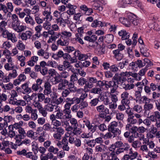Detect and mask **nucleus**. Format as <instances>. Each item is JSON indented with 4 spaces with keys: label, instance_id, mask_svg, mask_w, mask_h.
Listing matches in <instances>:
<instances>
[{
    "label": "nucleus",
    "instance_id": "nucleus-20",
    "mask_svg": "<svg viewBox=\"0 0 160 160\" xmlns=\"http://www.w3.org/2000/svg\"><path fill=\"white\" fill-rule=\"evenodd\" d=\"M18 134L16 136V138L23 139L25 138L27 136L25 130L23 128H20L18 130Z\"/></svg>",
    "mask_w": 160,
    "mask_h": 160
},
{
    "label": "nucleus",
    "instance_id": "nucleus-44",
    "mask_svg": "<svg viewBox=\"0 0 160 160\" xmlns=\"http://www.w3.org/2000/svg\"><path fill=\"white\" fill-rule=\"evenodd\" d=\"M8 40H11L12 43H14L18 41V39L15 34L10 32L7 38Z\"/></svg>",
    "mask_w": 160,
    "mask_h": 160
},
{
    "label": "nucleus",
    "instance_id": "nucleus-41",
    "mask_svg": "<svg viewBox=\"0 0 160 160\" xmlns=\"http://www.w3.org/2000/svg\"><path fill=\"white\" fill-rule=\"evenodd\" d=\"M8 128V136L11 138H12L14 137H16V136L17 135H16L17 132H15V131L14 130V129H13L12 126H9ZM15 138L16 139V138Z\"/></svg>",
    "mask_w": 160,
    "mask_h": 160
},
{
    "label": "nucleus",
    "instance_id": "nucleus-35",
    "mask_svg": "<svg viewBox=\"0 0 160 160\" xmlns=\"http://www.w3.org/2000/svg\"><path fill=\"white\" fill-rule=\"evenodd\" d=\"M61 36L63 38L69 41V38L71 37L72 35V33L66 31H64L61 32Z\"/></svg>",
    "mask_w": 160,
    "mask_h": 160
},
{
    "label": "nucleus",
    "instance_id": "nucleus-13",
    "mask_svg": "<svg viewBox=\"0 0 160 160\" xmlns=\"http://www.w3.org/2000/svg\"><path fill=\"white\" fill-rule=\"evenodd\" d=\"M88 129L92 133L94 132L97 130L98 126L93 123H91L88 120L83 121Z\"/></svg>",
    "mask_w": 160,
    "mask_h": 160
},
{
    "label": "nucleus",
    "instance_id": "nucleus-48",
    "mask_svg": "<svg viewBox=\"0 0 160 160\" xmlns=\"http://www.w3.org/2000/svg\"><path fill=\"white\" fill-rule=\"evenodd\" d=\"M25 21L27 24H29L32 26L34 25L35 23L32 18L30 15H28L25 18Z\"/></svg>",
    "mask_w": 160,
    "mask_h": 160
},
{
    "label": "nucleus",
    "instance_id": "nucleus-51",
    "mask_svg": "<svg viewBox=\"0 0 160 160\" xmlns=\"http://www.w3.org/2000/svg\"><path fill=\"white\" fill-rule=\"evenodd\" d=\"M12 47V44L11 42L8 41H6L3 42L1 48L4 49H8Z\"/></svg>",
    "mask_w": 160,
    "mask_h": 160
},
{
    "label": "nucleus",
    "instance_id": "nucleus-59",
    "mask_svg": "<svg viewBox=\"0 0 160 160\" xmlns=\"http://www.w3.org/2000/svg\"><path fill=\"white\" fill-rule=\"evenodd\" d=\"M151 101V99L146 96H143L139 100L140 102H142L144 104L149 103Z\"/></svg>",
    "mask_w": 160,
    "mask_h": 160
},
{
    "label": "nucleus",
    "instance_id": "nucleus-34",
    "mask_svg": "<svg viewBox=\"0 0 160 160\" xmlns=\"http://www.w3.org/2000/svg\"><path fill=\"white\" fill-rule=\"evenodd\" d=\"M132 109L133 112L138 113H141L142 111V107L141 105L138 104H134Z\"/></svg>",
    "mask_w": 160,
    "mask_h": 160
},
{
    "label": "nucleus",
    "instance_id": "nucleus-55",
    "mask_svg": "<svg viewBox=\"0 0 160 160\" xmlns=\"http://www.w3.org/2000/svg\"><path fill=\"white\" fill-rule=\"evenodd\" d=\"M145 144H147V146H148L149 149H152L155 147V145L153 141L152 140H149V139H147L144 142Z\"/></svg>",
    "mask_w": 160,
    "mask_h": 160
},
{
    "label": "nucleus",
    "instance_id": "nucleus-46",
    "mask_svg": "<svg viewBox=\"0 0 160 160\" xmlns=\"http://www.w3.org/2000/svg\"><path fill=\"white\" fill-rule=\"evenodd\" d=\"M130 133H132L131 135L135 138H137V137H138L139 133L138 132H137V126L132 127L130 128Z\"/></svg>",
    "mask_w": 160,
    "mask_h": 160
},
{
    "label": "nucleus",
    "instance_id": "nucleus-14",
    "mask_svg": "<svg viewBox=\"0 0 160 160\" xmlns=\"http://www.w3.org/2000/svg\"><path fill=\"white\" fill-rule=\"evenodd\" d=\"M32 33V32L30 31H27L20 34L19 37L22 41H26L28 39L31 38Z\"/></svg>",
    "mask_w": 160,
    "mask_h": 160
},
{
    "label": "nucleus",
    "instance_id": "nucleus-56",
    "mask_svg": "<svg viewBox=\"0 0 160 160\" xmlns=\"http://www.w3.org/2000/svg\"><path fill=\"white\" fill-rule=\"evenodd\" d=\"M23 124V122L22 121H20L18 122L15 123L13 125H10L9 126H12L13 129L14 128L16 129H18V130L20 129V128H22V126Z\"/></svg>",
    "mask_w": 160,
    "mask_h": 160
},
{
    "label": "nucleus",
    "instance_id": "nucleus-3",
    "mask_svg": "<svg viewBox=\"0 0 160 160\" xmlns=\"http://www.w3.org/2000/svg\"><path fill=\"white\" fill-rule=\"evenodd\" d=\"M97 111L99 113V117L103 118L107 114L109 113V110L104 105L102 104L96 107Z\"/></svg>",
    "mask_w": 160,
    "mask_h": 160
},
{
    "label": "nucleus",
    "instance_id": "nucleus-11",
    "mask_svg": "<svg viewBox=\"0 0 160 160\" xmlns=\"http://www.w3.org/2000/svg\"><path fill=\"white\" fill-rule=\"evenodd\" d=\"M12 27L13 30L17 32H20L26 30L27 28L25 25H21V22L13 24Z\"/></svg>",
    "mask_w": 160,
    "mask_h": 160
},
{
    "label": "nucleus",
    "instance_id": "nucleus-27",
    "mask_svg": "<svg viewBox=\"0 0 160 160\" xmlns=\"http://www.w3.org/2000/svg\"><path fill=\"white\" fill-rule=\"evenodd\" d=\"M38 55L43 57L46 59H48L49 57V53L48 52L42 49L39 50L37 52Z\"/></svg>",
    "mask_w": 160,
    "mask_h": 160
},
{
    "label": "nucleus",
    "instance_id": "nucleus-9",
    "mask_svg": "<svg viewBox=\"0 0 160 160\" xmlns=\"http://www.w3.org/2000/svg\"><path fill=\"white\" fill-rule=\"evenodd\" d=\"M50 119L52 121V122L53 123V125L54 127L59 128L61 126H62L64 125H67L69 123L67 121H62L58 120L57 118L53 117L52 116H50Z\"/></svg>",
    "mask_w": 160,
    "mask_h": 160
},
{
    "label": "nucleus",
    "instance_id": "nucleus-64",
    "mask_svg": "<svg viewBox=\"0 0 160 160\" xmlns=\"http://www.w3.org/2000/svg\"><path fill=\"white\" fill-rule=\"evenodd\" d=\"M99 102V99L96 98L91 100L89 102V104L91 107H95L98 105Z\"/></svg>",
    "mask_w": 160,
    "mask_h": 160
},
{
    "label": "nucleus",
    "instance_id": "nucleus-4",
    "mask_svg": "<svg viewBox=\"0 0 160 160\" xmlns=\"http://www.w3.org/2000/svg\"><path fill=\"white\" fill-rule=\"evenodd\" d=\"M149 118L152 122H155V125L158 126H160V112L157 111L152 112Z\"/></svg>",
    "mask_w": 160,
    "mask_h": 160
},
{
    "label": "nucleus",
    "instance_id": "nucleus-23",
    "mask_svg": "<svg viewBox=\"0 0 160 160\" xmlns=\"http://www.w3.org/2000/svg\"><path fill=\"white\" fill-rule=\"evenodd\" d=\"M69 42V41L61 36L57 41V44L59 46H66L68 45Z\"/></svg>",
    "mask_w": 160,
    "mask_h": 160
},
{
    "label": "nucleus",
    "instance_id": "nucleus-22",
    "mask_svg": "<svg viewBox=\"0 0 160 160\" xmlns=\"http://www.w3.org/2000/svg\"><path fill=\"white\" fill-rule=\"evenodd\" d=\"M65 79L61 78L60 75L58 73H57L56 75L53 78L51 79L52 83L53 85H56L59 83L62 82L63 80Z\"/></svg>",
    "mask_w": 160,
    "mask_h": 160
},
{
    "label": "nucleus",
    "instance_id": "nucleus-6",
    "mask_svg": "<svg viewBox=\"0 0 160 160\" xmlns=\"http://www.w3.org/2000/svg\"><path fill=\"white\" fill-rule=\"evenodd\" d=\"M6 58L7 59L8 62L6 63L4 65V67L6 70L7 71L12 70L14 68L18 69L17 66H15L12 61L13 59L11 57L8 55L6 56Z\"/></svg>",
    "mask_w": 160,
    "mask_h": 160
},
{
    "label": "nucleus",
    "instance_id": "nucleus-62",
    "mask_svg": "<svg viewBox=\"0 0 160 160\" xmlns=\"http://www.w3.org/2000/svg\"><path fill=\"white\" fill-rule=\"evenodd\" d=\"M105 146L103 144H101L95 147V150L97 152H103L104 151V147Z\"/></svg>",
    "mask_w": 160,
    "mask_h": 160
},
{
    "label": "nucleus",
    "instance_id": "nucleus-52",
    "mask_svg": "<svg viewBox=\"0 0 160 160\" xmlns=\"http://www.w3.org/2000/svg\"><path fill=\"white\" fill-rule=\"evenodd\" d=\"M41 154L40 157L41 160H48V158H52L53 157V154L51 153H48L46 155Z\"/></svg>",
    "mask_w": 160,
    "mask_h": 160
},
{
    "label": "nucleus",
    "instance_id": "nucleus-32",
    "mask_svg": "<svg viewBox=\"0 0 160 160\" xmlns=\"http://www.w3.org/2000/svg\"><path fill=\"white\" fill-rule=\"evenodd\" d=\"M66 86H68V88L67 89L70 90L72 92H75L76 91V87H75L74 83L72 82H69L66 79Z\"/></svg>",
    "mask_w": 160,
    "mask_h": 160
},
{
    "label": "nucleus",
    "instance_id": "nucleus-15",
    "mask_svg": "<svg viewBox=\"0 0 160 160\" xmlns=\"http://www.w3.org/2000/svg\"><path fill=\"white\" fill-rule=\"evenodd\" d=\"M50 116L57 118V119L62 121H67L63 113L62 110H60L59 109L57 110L56 114H52Z\"/></svg>",
    "mask_w": 160,
    "mask_h": 160
},
{
    "label": "nucleus",
    "instance_id": "nucleus-37",
    "mask_svg": "<svg viewBox=\"0 0 160 160\" xmlns=\"http://www.w3.org/2000/svg\"><path fill=\"white\" fill-rule=\"evenodd\" d=\"M132 2L133 0H122V2H118V4L119 7L124 8L127 5L132 4Z\"/></svg>",
    "mask_w": 160,
    "mask_h": 160
},
{
    "label": "nucleus",
    "instance_id": "nucleus-31",
    "mask_svg": "<svg viewBox=\"0 0 160 160\" xmlns=\"http://www.w3.org/2000/svg\"><path fill=\"white\" fill-rule=\"evenodd\" d=\"M76 52L77 54L78 59L81 61V62H82L87 59L88 58V56L87 54L81 53L80 51L78 50H77Z\"/></svg>",
    "mask_w": 160,
    "mask_h": 160
},
{
    "label": "nucleus",
    "instance_id": "nucleus-21",
    "mask_svg": "<svg viewBox=\"0 0 160 160\" xmlns=\"http://www.w3.org/2000/svg\"><path fill=\"white\" fill-rule=\"evenodd\" d=\"M56 21L58 24L62 27L66 26V24H70V21L68 19H63L62 18H59L56 19Z\"/></svg>",
    "mask_w": 160,
    "mask_h": 160
},
{
    "label": "nucleus",
    "instance_id": "nucleus-28",
    "mask_svg": "<svg viewBox=\"0 0 160 160\" xmlns=\"http://www.w3.org/2000/svg\"><path fill=\"white\" fill-rule=\"evenodd\" d=\"M91 26L93 27H102L106 26V24L104 22H102L97 19L94 21L92 23Z\"/></svg>",
    "mask_w": 160,
    "mask_h": 160
},
{
    "label": "nucleus",
    "instance_id": "nucleus-17",
    "mask_svg": "<svg viewBox=\"0 0 160 160\" xmlns=\"http://www.w3.org/2000/svg\"><path fill=\"white\" fill-rule=\"evenodd\" d=\"M62 111L66 120L71 118L72 116L71 114V110L70 107L66 106L65 105H64V109Z\"/></svg>",
    "mask_w": 160,
    "mask_h": 160
},
{
    "label": "nucleus",
    "instance_id": "nucleus-45",
    "mask_svg": "<svg viewBox=\"0 0 160 160\" xmlns=\"http://www.w3.org/2000/svg\"><path fill=\"white\" fill-rule=\"evenodd\" d=\"M22 88L24 92V93H29L32 91L31 89L28 87V85L27 83L22 85Z\"/></svg>",
    "mask_w": 160,
    "mask_h": 160
},
{
    "label": "nucleus",
    "instance_id": "nucleus-33",
    "mask_svg": "<svg viewBox=\"0 0 160 160\" xmlns=\"http://www.w3.org/2000/svg\"><path fill=\"white\" fill-rule=\"evenodd\" d=\"M141 91H136L134 94V97H131L132 99L135 101L136 102H139L141 98Z\"/></svg>",
    "mask_w": 160,
    "mask_h": 160
},
{
    "label": "nucleus",
    "instance_id": "nucleus-10",
    "mask_svg": "<svg viewBox=\"0 0 160 160\" xmlns=\"http://www.w3.org/2000/svg\"><path fill=\"white\" fill-rule=\"evenodd\" d=\"M43 81L41 78H38L36 81V83L33 84L32 87V89L35 92L39 90V92H42L43 88L41 86Z\"/></svg>",
    "mask_w": 160,
    "mask_h": 160
},
{
    "label": "nucleus",
    "instance_id": "nucleus-8",
    "mask_svg": "<svg viewBox=\"0 0 160 160\" xmlns=\"http://www.w3.org/2000/svg\"><path fill=\"white\" fill-rule=\"evenodd\" d=\"M138 154L137 152H133L132 149L131 148L129 154H125L122 158L121 160H133L137 159Z\"/></svg>",
    "mask_w": 160,
    "mask_h": 160
},
{
    "label": "nucleus",
    "instance_id": "nucleus-25",
    "mask_svg": "<svg viewBox=\"0 0 160 160\" xmlns=\"http://www.w3.org/2000/svg\"><path fill=\"white\" fill-rule=\"evenodd\" d=\"M66 7L69 9L67 11V12L68 14L73 15L75 12V9L77 8L76 6L68 3Z\"/></svg>",
    "mask_w": 160,
    "mask_h": 160
},
{
    "label": "nucleus",
    "instance_id": "nucleus-30",
    "mask_svg": "<svg viewBox=\"0 0 160 160\" xmlns=\"http://www.w3.org/2000/svg\"><path fill=\"white\" fill-rule=\"evenodd\" d=\"M48 10H45L43 12V14L44 16H45V18H44V20L46 18L47 20L50 21L52 19V16L51 15L50 9L51 8H47Z\"/></svg>",
    "mask_w": 160,
    "mask_h": 160
},
{
    "label": "nucleus",
    "instance_id": "nucleus-36",
    "mask_svg": "<svg viewBox=\"0 0 160 160\" xmlns=\"http://www.w3.org/2000/svg\"><path fill=\"white\" fill-rule=\"evenodd\" d=\"M153 108V104L152 103H148L146 104H144L143 106V108L144 110V114H147L148 111H150Z\"/></svg>",
    "mask_w": 160,
    "mask_h": 160
},
{
    "label": "nucleus",
    "instance_id": "nucleus-18",
    "mask_svg": "<svg viewBox=\"0 0 160 160\" xmlns=\"http://www.w3.org/2000/svg\"><path fill=\"white\" fill-rule=\"evenodd\" d=\"M52 85L48 81L45 82L44 87V89L43 90V93L46 95H48L52 92L51 89Z\"/></svg>",
    "mask_w": 160,
    "mask_h": 160
},
{
    "label": "nucleus",
    "instance_id": "nucleus-39",
    "mask_svg": "<svg viewBox=\"0 0 160 160\" xmlns=\"http://www.w3.org/2000/svg\"><path fill=\"white\" fill-rule=\"evenodd\" d=\"M116 153L114 152H111L110 155H107L105 160H119L117 157Z\"/></svg>",
    "mask_w": 160,
    "mask_h": 160
},
{
    "label": "nucleus",
    "instance_id": "nucleus-2",
    "mask_svg": "<svg viewBox=\"0 0 160 160\" xmlns=\"http://www.w3.org/2000/svg\"><path fill=\"white\" fill-rule=\"evenodd\" d=\"M132 73L131 72H122L120 74L116 73L112 79L115 81L116 84L118 86L120 84H122L126 80L125 76L129 77L131 75Z\"/></svg>",
    "mask_w": 160,
    "mask_h": 160
},
{
    "label": "nucleus",
    "instance_id": "nucleus-57",
    "mask_svg": "<svg viewBox=\"0 0 160 160\" xmlns=\"http://www.w3.org/2000/svg\"><path fill=\"white\" fill-rule=\"evenodd\" d=\"M115 115L116 119L119 121H122L124 118V114L122 112H117Z\"/></svg>",
    "mask_w": 160,
    "mask_h": 160
},
{
    "label": "nucleus",
    "instance_id": "nucleus-61",
    "mask_svg": "<svg viewBox=\"0 0 160 160\" xmlns=\"http://www.w3.org/2000/svg\"><path fill=\"white\" fill-rule=\"evenodd\" d=\"M73 55L74 56L72 57L71 56V58L69 60L71 63L76 62L78 61V58L76 51L73 52Z\"/></svg>",
    "mask_w": 160,
    "mask_h": 160
},
{
    "label": "nucleus",
    "instance_id": "nucleus-16",
    "mask_svg": "<svg viewBox=\"0 0 160 160\" xmlns=\"http://www.w3.org/2000/svg\"><path fill=\"white\" fill-rule=\"evenodd\" d=\"M78 99L76 97H74L73 98H67L66 100V103L64 105L66 106L71 108L72 105L74 103H79Z\"/></svg>",
    "mask_w": 160,
    "mask_h": 160
},
{
    "label": "nucleus",
    "instance_id": "nucleus-5",
    "mask_svg": "<svg viewBox=\"0 0 160 160\" xmlns=\"http://www.w3.org/2000/svg\"><path fill=\"white\" fill-rule=\"evenodd\" d=\"M87 80V83L84 87V90L85 92H88L89 89L93 87V83H96L97 82V78L94 77H89Z\"/></svg>",
    "mask_w": 160,
    "mask_h": 160
},
{
    "label": "nucleus",
    "instance_id": "nucleus-19",
    "mask_svg": "<svg viewBox=\"0 0 160 160\" xmlns=\"http://www.w3.org/2000/svg\"><path fill=\"white\" fill-rule=\"evenodd\" d=\"M118 34L122 40H127L130 37V34L125 30H122L118 32Z\"/></svg>",
    "mask_w": 160,
    "mask_h": 160
},
{
    "label": "nucleus",
    "instance_id": "nucleus-38",
    "mask_svg": "<svg viewBox=\"0 0 160 160\" xmlns=\"http://www.w3.org/2000/svg\"><path fill=\"white\" fill-rule=\"evenodd\" d=\"M119 19L120 22L126 27H130V19H127L124 17H121Z\"/></svg>",
    "mask_w": 160,
    "mask_h": 160
},
{
    "label": "nucleus",
    "instance_id": "nucleus-42",
    "mask_svg": "<svg viewBox=\"0 0 160 160\" xmlns=\"http://www.w3.org/2000/svg\"><path fill=\"white\" fill-rule=\"evenodd\" d=\"M122 88L125 90V91L128 90H130L133 89L134 88V85L133 84H129L128 83L126 84L125 83L121 84Z\"/></svg>",
    "mask_w": 160,
    "mask_h": 160
},
{
    "label": "nucleus",
    "instance_id": "nucleus-29",
    "mask_svg": "<svg viewBox=\"0 0 160 160\" xmlns=\"http://www.w3.org/2000/svg\"><path fill=\"white\" fill-rule=\"evenodd\" d=\"M64 52L61 50H59L56 53H53L52 57L56 60H58L63 57Z\"/></svg>",
    "mask_w": 160,
    "mask_h": 160
},
{
    "label": "nucleus",
    "instance_id": "nucleus-47",
    "mask_svg": "<svg viewBox=\"0 0 160 160\" xmlns=\"http://www.w3.org/2000/svg\"><path fill=\"white\" fill-rule=\"evenodd\" d=\"M66 79L63 80V81L59 83L58 86V90L59 91L63 90L65 89L66 86Z\"/></svg>",
    "mask_w": 160,
    "mask_h": 160
},
{
    "label": "nucleus",
    "instance_id": "nucleus-1",
    "mask_svg": "<svg viewBox=\"0 0 160 160\" xmlns=\"http://www.w3.org/2000/svg\"><path fill=\"white\" fill-rule=\"evenodd\" d=\"M43 128L45 131H49L51 132H54L53 135L54 139L57 141L60 140L62 135L64 133V130L61 127L57 128L52 127L49 123H46L43 126Z\"/></svg>",
    "mask_w": 160,
    "mask_h": 160
},
{
    "label": "nucleus",
    "instance_id": "nucleus-60",
    "mask_svg": "<svg viewBox=\"0 0 160 160\" xmlns=\"http://www.w3.org/2000/svg\"><path fill=\"white\" fill-rule=\"evenodd\" d=\"M71 63L68 61L65 60L63 62V65L65 69H68L69 70L72 69V66L71 65Z\"/></svg>",
    "mask_w": 160,
    "mask_h": 160
},
{
    "label": "nucleus",
    "instance_id": "nucleus-53",
    "mask_svg": "<svg viewBox=\"0 0 160 160\" xmlns=\"http://www.w3.org/2000/svg\"><path fill=\"white\" fill-rule=\"evenodd\" d=\"M57 107L56 106L49 104L46 105L44 108L47 111L51 112L53 111L54 108L57 109Z\"/></svg>",
    "mask_w": 160,
    "mask_h": 160
},
{
    "label": "nucleus",
    "instance_id": "nucleus-40",
    "mask_svg": "<svg viewBox=\"0 0 160 160\" xmlns=\"http://www.w3.org/2000/svg\"><path fill=\"white\" fill-rule=\"evenodd\" d=\"M33 151L34 152V154L33 155V153L32 152H28L26 153L25 156L27 158H31L32 160H37L38 159V156L36 154V151L34 150Z\"/></svg>",
    "mask_w": 160,
    "mask_h": 160
},
{
    "label": "nucleus",
    "instance_id": "nucleus-54",
    "mask_svg": "<svg viewBox=\"0 0 160 160\" xmlns=\"http://www.w3.org/2000/svg\"><path fill=\"white\" fill-rule=\"evenodd\" d=\"M88 82L87 80L83 77H81L77 81V83L80 86H82L84 85L87 84Z\"/></svg>",
    "mask_w": 160,
    "mask_h": 160
},
{
    "label": "nucleus",
    "instance_id": "nucleus-49",
    "mask_svg": "<svg viewBox=\"0 0 160 160\" xmlns=\"http://www.w3.org/2000/svg\"><path fill=\"white\" fill-rule=\"evenodd\" d=\"M2 106V103L1 102L0 104V113H2L3 112H8L10 109V106L8 105H6L4 107Z\"/></svg>",
    "mask_w": 160,
    "mask_h": 160
},
{
    "label": "nucleus",
    "instance_id": "nucleus-50",
    "mask_svg": "<svg viewBox=\"0 0 160 160\" xmlns=\"http://www.w3.org/2000/svg\"><path fill=\"white\" fill-rule=\"evenodd\" d=\"M118 126V123L116 121H113L111 122L108 127V131L115 129L116 128H118L117 127Z\"/></svg>",
    "mask_w": 160,
    "mask_h": 160
},
{
    "label": "nucleus",
    "instance_id": "nucleus-24",
    "mask_svg": "<svg viewBox=\"0 0 160 160\" xmlns=\"http://www.w3.org/2000/svg\"><path fill=\"white\" fill-rule=\"evenodd\" d=\"M113 53L114 55V57L118 61L121 60L123 57L122 52L119 50H115L113 51Z\"/></svg>",
    "mask_w": 160,
    "mask_h": 160
},
{
    "label": "nucleus",
    "instance_id": "nucleus-12",
    "mask_svg": "<svg viewBox=\"0 0 160 160\" xmlns=\"http://www.w3.org/2000/svg\"><path fill=\"white\" fill-rule=\"evenodd\" d=\"M130 147V145L127 142L123 143L121 148L117 149L115 152L117 155H118L122 153H124L125 151L127 152L130 150L131 148Z\"/></svg>",
    "mask_w": 160,
    "mask_h": 160
},
{
    "label": "nucleus",
    "instance_id": "nucleus-63",
    "mask_svg": "<svg viewBox=\"0 0 160 160\" xmlns=\"http://www.w3.org/2000/svg\"><path fill=\"white\" fill-rule=\"evenodd\" d=\"M127 121L130 124H136L138 122V120L137 119L134 118V116L128 117L127 119Z\"/></svg>",
    "mask_w": 160,
    "mask_h": 160
},
{
    "label": "nucleus",
    "instance_id": "nucleus-43",
    "mask_svg": "<svg viewBox=\"0 0 160 160\" xmlns=\"http://www.w3.org/2000/svg\"><path fill=\"white\" fill-rule=\"evenodd\" d=\"M140 52L142 55L146 57H148L149 55V54L147 52V49L145 47V46L144 45H142L140 47Z\"/></svg>",
    "mask_w": 160,
    "mask_h": 160
},
{
    "label": "nucleus",
    "instance_id": "nucleus-7",
    "mask_svg": "<svg viewBox=\"0 0 160 160\" xmlns=\"http://www.w3.org/2000/svg\"><path fill=\"white\" fill-rule=\"evenodd\" d=\"M118 86L116 84V83L114 80H111L109 82L107 81L106 83L105 90H108L109 88H111L110 93H115L118 88Z\"/></svg>",
    "mask_w": 160,
    "mask_h": 160
},
{
    "label": "nucleus",
    "instance_id": "nucleus-58",
    "mask_svg": "<svg viewBox=\"0 0 160 160\" xmlns=\"http://www.w3.org/2000/svg\"><path fill=\"white\" fill-rule=\"evenodd\" d=\"M91 92L95 94L101 95L102 93V90L100 88L95 87L91 90Z\"/></svg>",
    "mask_w": 160,
    "mask_h": 160
},
{
    "label": "nucleus",
    "instance_id": "nucleus-26",
    "mask_svg": "<svg viewBox=\"0 0 160 160\" xmlns=\"http://www.w3.org/2000/svg\"><path fill=\"white\" fill-rule=\"evenodd\" d=\"M62 148L64 151H68L70 147L68 146V139L66 138H63L62 139Z\"/></svg>",
    "mask_w": 160,
    "mask_h": 160
}]
</instances>
